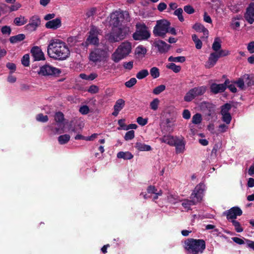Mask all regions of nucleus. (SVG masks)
Wrapping results in <instances>:
<instances>
[{"label": "nucleus", "instance_id": "40", "mask_svg": "<svg viewBox=\"0 0 254 254\" xmlns=\"http://www.w3.org/2000/svg\"><path fill=\"white\" fill-rule=\"evenodd\" d=\"M159 100L157 98L154 99L150 104V106L151 109L155 111L158 109L159 104Z\"/></svg>", "mask_w": 254, "mask_h": 254}, {"label": "nucleus", "instance_id": "63", "mask_svg": "<svg viewBox=\"0 0 254 254\" xmlns=\"http://www.w3.org/2000/svg\"><path fill=\"white\" fill-rule=\"evenodd\" d=\"M183 117L185 119H189L190 118V113L188 110H185L183 113Z\"/></svg>", "mask_w": 254, "mask_h": 254}, {"label": "nucleus", "instance_id": "55", "mask_svg": "<svg viewBox=\"0 0 254 254\" xmlns=\"http://www.w3.org/2000/svg\"><path fill=\"white\" fill-rule=\"evenodd\" d=\"M88 91L91 93H96L99 91V88L96 85H91L89 87Z\"/></svg>", "mask_w": 254, "mask_h": 254}, {"label": "nucleus", "instance_id": "23", "mask_svg": "<svg viewBox=\"0 0 254 254\" xmlns=\"http://www.w3.org/2000/svg\"><path fill=\"white\" fill-rule=\"evenodd\" d=\"M190 198L191 199V202H192V204H196L201 201L202 199L201 194L200 191H193L191 194Z\"/></svg>", "mask_w": 254, "mask_h": 254}, {"label": "nucleus", "instance_id": "2", "mask_svg": "<svg viewBox=\"0 0 254 254\" xmlns=\"http://www.w3.org/2000/svg\"><path fill=\"white\" fill-rule=\"evenodd\" d=\"M184 247L189 254H201L206 248V243L203 239L188 238L185 241Z\"/></svg>", "mask_w": 254, "mask_h": 254}, {"label": "nucleus", "instance_id": "39", "mask_svg": "<svg viewBox=\"0 0 254 254\" xmlns=\"http://www.w3.org/2000/svg\"><path fill=\"white\" fill-rule=\"evenodd\" d=\"M231 108V105L230 104L226 103L223 105L221 107V114H230L229 110Z\"/></svg>", "mask_w": 254, "mask_h": 254}, {"label": "nucleus", "instance_id": "29", "mask_svg": "<svg viewBox=\"0 0 254 254\" xmlns=\"http://www.w3.org/2000/svg\"><path fill=\"white\" fill-rule=\"evenodd\" d=\"M25 38V35L23 34H18L10 38L9 41L11 43H16L23 40Z\"/></svg>", "mask_w": 254, "mask_h": 254}, {"label": "nucleus", "instance_id": "57", "mask_svg": "<svg viewBox=\"0 0 254 254\" xmlns=\"http://www.w3.org/2000/svg\"><path fill=\"white\" fill-rule=\"evenodd\" d=\"M244 83L245 81L244 79L242 78H239L237 81L235 82V83L241 89H243L244 88Z\"/></svg>", "mask_w": 254, "mask_h": 254}, {"label": "nucleus", "instance_id": "8", "mask_svg": "<svg viewBox=\"0 0 254 254\" xmlns=\"http://www.w3.org/2000/svg\"><path fill=\"white\" fill-rule=\"evenodd\" d=\"M206 90L205 86H198L190 90L184 97V100L186 102H190L196 97L202 95Z\"/></svg>", "mask_w": 254, "mask_h": 254}, {"label": "nucleus", "instance_id": "25", "mask_svg": "<svg viewBox=\"0 0 254 254\" xmlns=\"http://www.w3.org/2000/svg\"><path fill=\"white\" fill-rule=\"evenodd\" d=\"M135 147L139 151H150L151 147L150 145L145 144L140 142H137L135 143Z\"/></svg>", "mask_w": 254, "mask_h": 254}, {"label": "nucleus", "instance_id": "64", "mask_svg": "<svg viewBox=\"0 0 254 254\" xmlns=\"http://www.w3.org/2000/svg\"><path fill=\"white\" fill-rule=\"evenodd\" d=\"M219 130L220 132H224L228 129V126L225 124H221L219 126Z\"/></svg>", "mask_w": 254, "mask_h": 254}, {"label": "nucleus", "instance_id": "52", "mask_svg": "<svg viewBox=\"0 0 254 254\" xmlns=\"http://www.w3.org/2000/svg\"><path fill=\"white\" fill-rule=\"evenodd\" d=\"M136 121L139 125L142 126H145L147 123V119H143L141 117H138Z\"/></svg>", "mask_w": 254, "mask_h": 254}, {"label": "nucleus", "instance_id": "62", "mask_svg": "<svg viewBox=\"0 0 254 254\" xmlns=\"http://www.w3.org/2000/svg\"><path fill=\"white\" fill-rule=\"evenodd\" d=\"M167 8V5L164 2L160 3L157 6L158 10L162 11Z\"/></svg>", "mask_w": 254, "mask_h": 254}, {"label": "nucleus", "instance_id": "19", "mask_svg": "<svg viewBox=\"0 0 254 254\" xmlns=\"http://www.w3.org/2000/svg\"><path fill=\"white\" fill-rule=\"evenodd\" d=\"M192 28L194 29L196 32L203 33V36L201 37L202 39L207 38L209 32L203 25L199 23H196L193 25Z\"/></svg>", "mask_w": 254, "mask_h": 254}, {"label": "nucleus", "instance_id": "17", "mask_svg": "<svg viewBox=\"0 0 254 254\" xmlns=\"http://www.w3.org/2000/svg\"><path fill=\"white\" fill-rule=\"evenodd\" d=\"M62 22L61 19L57 18L48 21L45 24V27L48 29L56 30L60 28Z\"/></svg>", "mask_w": 254, "mask_h": 254}, {"label": "nucleus", "instance_id": "27", "mask_svg": "<svg viewBox=\"0 0 254 254\" xmlns=\"http://www.w3.org/2000/svg\"><path fill=\"white\" fill-rule=\"evenodd\" d=\"M133 155L129 152H119L117 154V157L118 158H122L125 160H129L133 158Z\"/></svg>", "mask_w": 254, "mask_h": 254}, {"label": "nucleus", "instance_id": "10", "mask_svg": "<svg viewBox=\"0 0 254 254\" xmlns=\"http://www.w3.org/2000/svg\"><path fill=\"white\" fill-rule=\"evenodd\" d=\"M89 36L86 39V42L84 44L86 47H87L89 44L97 45L99 43V39L98 35L99 34V31L95 27H92L89 32Z\"/></svg>", "mask_w": 254, "mask_h": 254}, {"label": "nucleus", "instance_id": "50", "mask_svg": "<svg viewBox=\"0 0 254 254\" xmlns=\"http://www.w3.org/2000/svg\"><path fill=\"white\" fill-rule=\"evenodd\" d=\"M79 112L83 115H86L89 112V107L86 105L81 106L79 109Z\"/></svg>", "mask_w": 254, "mask_h": 254}, {"label": "nucleus", "instance_id": "16", "mask_svg": "<svg viewBox=\"0 0 254 254\" xmlns=\"http://www.w3.org/2000/svg\"><path fill=\"white\" fill-rule=\"evenodd\" d=\"M40 23V18L36 16H34L30 19L29 23L26 26V27L30 31H34Z\"/></svg>", "mask_w": 254, "mask_h": 254}, {"label": "nucleus", "instance_id": "15", "mask_svg": "<svg viewBox=\"0 0 254 254\" xmlns=\"http://www.w3.org/2000/svg\"><path fill=\"white\" fill-rule=\"evenodd\" d=\"M31 53L35 61L45 60L44 53L39 47L35 46L32 48L31 50Z\"/></svg>", "mask_w": 254, "mask_h": 254}, {"label": "nucleus", "instance_id": "20", "mask_svg": "<svg viewBox=\"0 0 254 254\" xmlns=\"http://www.w3.org/2000/svg\"><path fill=\"white\" fill-rule=\"evenodd\" d=\"M219 56L216 53H212L210 55L208 61L206 63L205 67L207 68L213 67L216 63Z\"/></svg>", "mask_w": 254, "mask_h": 254}, {"label": "nucleus", "instance_id": "47", "mask_svg": "<svg viewBox=\"0 0 254 254\" xmlns=\"http://www.w3.org/2000/svg\"><path fill=\"white\" fill-rule=\"evenodd\" d=\"M134 137V131L132 130L127 131L125 135V139L126 140H131Z\"/></svg>", "mask_w": 254, "mask_h": 254}, {"label": "nucleus", "instance_id": "56", "mask_svg": "<svg viewBox=\"0 0 254 254\" xmlns=\"http://www.w3.org/2000/svg\"><path fill=\"white\" fill-rule=\"evenodd\" d=\"M1 32L3 34L10 35L11 33V29L9 26H4L1 28Z\"/></svg>", "mask_w": 254, "mask_h": 254}, {"label": "nucleus", "instance_id": "43", "mask_svg": "<svg viewBox=\"0 0 254 254\" xmlns=\"http://www.w3.org/2000/svg\"><path fill=\"white\" fill-rule=\"evenodd\" d=\"M165 86L164 85H160L155 87L153 90V93L155 95H158L162 92L165 90Z\"/></svg>", "mask_w": 254, "mask_h": 254}, {"label": "nucleus", "instance_id": "21", "mask_svg": "<svg viewBox=\"0 0 254 254\" xmlns=\"http://www.w3.org/2000/svg\"><path fill=\"white\" fill-rule=\"evenodd\" d=\"M125 105V101L122 99H119L116 102L114 106V112L112 115L114 116H117L119 112L124 107Z\"/></svg>", "mask_w": 254, "mask_h": 254}, {"label": "nucleus", "instance_id": "32", "mask_svg": "<svg viewBox=\"0 0 254 254\" xmlns=\"http://www.w3.org/2000/svg\"><path fill=\"white\" fill-rule=\"evenodd\" d=\"M70 135L68 134L62 135L59 136L58 141L61 144L66 143L70 139Z\"/></svg>", "mask_w": 254, "mask_h": 254}, {"label": "nucleus", "instance_id": "60", "mask_svg": "<svg viewBox=\"0 0 254 254\" xmlns=\"http://www.w3.org/2000/svg\"><path fill=\"white\" fill-rule=\"evenodd\" d=\"M247 49L250 53H254V41L251 42L248 44Z\"/></svg>", "mask_w": 254, "mask_h": 254}, {"label": "nucleus", "instance_id": "7", "mask_svg": "<svg viewBox=\"0 0 254 254\" xmlns=\"http://www.w3.org/2000/svg\"><path fill=\"white\" fill-rule=\"evenodd\" d=\"M170 25V22L166 20L157 21L153 29L154 34L157 36H164L169 32Z\"/></svg>", "mask_w": 254, "mask_h": 254}, {"label": "nucleus", "instance_id": "4", "mask_svg": "<svg viewBox=\"0 0 254 254\" xmlns=\"http://www.w3.org/2000/svg\"><path fill=\"white\" fill-rule=\"evenodd\" d=\"M131 50V45L128 42L122 43L112 55V59L115 63H118L129 55Z\"/></svg>", "mask_w": 254, "mask_h": 254}, {"label": "nucleus", "instance_id": "9", "mask_svg": "<svg viewBox=\"0 0 254 254\" xmlns=\"http://www.w3.org/2000/svg\"><path fill=\"white\" fill-rule=\"evenodd\" d=\"M124 14L123 12L116 11L112 13L109 21V24L112 27L123 26L122 23L124 19Z\"/></svg>", "mask_w": 254, "mask_h": 254}, {"label": "nucleus", "instance_id": "5", "mask_svg": "<svg viewBox=\"0 0 254 254\" xmlns=\"http://www.w3.org/2000/svg\"><path fill=\"white\" fill-rule=\"evenodd\" d=\"M108 57L106 50L97 48L92 50L89 53L88 59L90 62L97 64L101 62L106 61Z\"/></svg>", "mask_w": 254, "mask_h": 254}, {"label": "nucleus", "instance_id": "37", "mask_svg": "<svg viewBox=\"0 0 254 254\" xmlns=\"http://www.w3.org/2000/svg\"><path fill=\"white\" fill-rule=\"evenodd\" d=\"M148 74L149 72L147 69H142L136 74V76L138 79H141L146 77Z\"/></svg>", "mask_w": 254, "mask_h": 254}, {"label": "nucleus", "instance_id": "1", "mask_svg": "<svg viewBox=\"0 0 254 254\" xmlns=\"http://www.w3.org/2000/svg\"><path fill=\"white\" fill-rule=\"evenodd\" d=\"M48 56L55 60H64L70 55L69 50L66 44L59 39L52 40L47 48Z\"/></svg>", "mask_w": 254, "mask_h": 254}, {"label": "nucleus", "instance_id": "58", "mask_svg": "<svg viewBox=\"0 0 254 254\" xmlns=\"http://www.w3.org/2000/svg\"><path fill=\"white\" fill-rule=\"evenodd\" d=\"M21 6V5L19 3H16L14 4L11 5L9 7V9L10 11H16L18 10Z\"/></svg>", "mask_w": 254, "mask_h": 254}, {"label": "nucleus", "instance_id": "41", "mask_svg": "<svg viewBox=\"0 0 254 254\" xmlns=\"http://www.w3.org/2000/svg\"><path fill=\"white\" fill-rule=\"evenodd\" d=\"M36 118L38 121L43 123L47 122L49 120L48 117L47 115H44L41 113L38 114Z\"/></svg>", "mask_w": 254, "mask_h": 254}, {"label": "nucleus", "instance_id": "45", "mask_svg": "<svg viewBox=\"0 0 254 254\" xmlns=\"http://www.w3.org/2000/svg\"><path fill=\"white\" fill-rule=\"evenodd\" d=\"M21 63L25 66L29 65V55L28 54H25L23 56L21 60Z\"/></svg>", "mask_w": 254, "mask_h": 254}, {"label": "nucleus", "instance_id": "49", "mask_svg": "<svg viewBox=\"0 0 254 254\" xmlns=\"http://www.w3.org/2000/svg\"><path fill=\"white\" fill-rule=\"evenodd\" d=\"M228 87L229 90L233 93H236L237 89L235 87V84L229 80V83L226 84V87Z\"/></svg>", "mask_w": 254, "mask_h": 254}, {"label": "nucleus", "instance_id": "11", "mask_svg": "<svg viewBox=\"0 0 254 254\" xmlns=\"http://www.w3.org/2000/svg\"><path fill=\"white\" fill-rule=\"evenodd\" d=\"M61 73L59 69L55 67L51 66L48 64H46L40 67L38 73L44 76L54 75L59 74Z\"/></svg>", "mask_w": 254, "mask_h": 254}, {"label": "nucleus", "instance_id": "14", "mask_svg": "<svg viewBox=\"0 0 254 254\" xmlns=\"http://www.w3.org/2000/svg\"><path fill=\"white\" fill-rule=\"evenodd\" d=\"M246 20L250 24L254 22V3H251L247 7L245 14Z\"/></svg>", "mask_w": 254, "mask_h": 254}, {"label": "nucleus", "instance_id": "36", "mask_svg": "<svg viewBox=\"0 0 254 254\" xmlns=\"http://www.w3.org/2000/svg\"><path fill=\"white\" fill-rule=\"evenodd\" d=\"M231 222L233 225L234 226L235 229L237 232L240 233L243 231L244 229L241 227L239 222L235 220H232Z\"/></svg>", "mask_w": 254, "mask_h": 254}, {"label": "nucleus", "instance_id": "44", "mask_svg": "<svg viewBox=\"0 0 254 254\" xmlns=\"http://www.w3.org/2000/svg\"><path fill=\"white\" fill-rule=\"evenodd\" d=\"M183 12V10L181 8H178L174 11V14L178 16V19L181 22L184 21V17L182 15Z\"/></svg>", "mask_w": 254, "mask_h": 254}, {"label": "nucleus", "instance_id": "26", "mask_svg": "<svg viewBox=\"0 0 254 254\" xmlns=\"http://www.w3.org/2000/svg\"><path fill=\"white\" fill-rule=\"evenodd\" d=\"M147 50L142 45L137 47L135 50V54L138 58H142L146 54Z\"/></svg>", "mask_w": 254, "mask_h": 254}, {"label": "nucleus", "instance_id": "51", "mask_svg": "<svg viewBox=\"0 0 254 254\" xmlns=\"http://www.w3.org/2000/svg\"><path fill=\"white\" fill-rule=\"evenodd\" d=\"M184 11L188 14H192L194 13V9L191 5H188L184 6Z\"/></svg>", "mask_w": 254, "mask_h": 254}, {"label": "nucleus", "instance_id": "3", "mask_svg": "<svg viewBox=\"0 0 254 254\" xmlns=\"http://www.w3.org/2000/svg\"><path fill=\"white\" fill-rule=\"evenodd\" d=\"M129 32L128 27L121 26L113 27L111 32L106 35V39L110 42H116L124 39Z\"/></svg>", "mask_w": 254, "mask_h": 254}, {"label": "nucleus", "instance_id": "42", "mask_svg": "<svg viewBox=\"0 0 254 254\" xmlns=\"http://www.w3.org/2000/svg\"><path fill=\"white\" fill-rule=\"evenodd\" d=\"M150 74L154 78H156L160 75L159 69L156 67H153L150 69Z\"/></svg>", "mask_w": 254, "mask_h": 254}, {"label": "nucleus", "instance_id": "61", "mask_svg": "<svg viewBox=\"0 0 254 254\" xmlns=\"http://www.w3.org/2000/svg\"><path fill=\"white\" fill-rule=\"evenodd\" d=\"M232 240L236 243L239 245H243L245 244L244 241L238 237H233L232 238Z\"/></svg>", "mask_w": 254, "mask_h": 254}, {"label": "nucleus", "instance_id": "22", "mask_svg": "<svg viewBox=\"0 0 254 254\" xmlns=\"http://www.w3.org/2000/svg\"><path fill=\"white\" fill-rule=\"evenodd\" d=\"M174 146L176 147L177 153H183L185 150V143L183 139L177 138Z\"/></svg>", "mask_w": 254, "mask_h": 254}, {"label": "nucleus", "instance_id": "18", "mask_svg": "<svg viewBox=\"0 0 254 254\" xmlns=\"http://www.w3.org/2000/svg\"><path fill=\"white\" fill-rule=\"evenodd\" d=\"M155 46L158 48L160 53H166L169 49L170 46L162 40L156 41L154 43Z\"/></svg>", "mask_w": 254, "mask_h": 254}, {"label": "nucleus", "instance_id": "13", "mask_svg": "<svg viewBox=\"0 0 254 254\" xmlns=\"http://www.w3.org/2000/svg\"><path fill=\"white\" fill-rule=\"evenodd\" d=\"M229 83V79H226L224 83H212L210 86V90L214 94L222 92L226 89V84Z\"/></svg>", "mask_w": 254, "mask_h": 254}, {"label": "nucleus", "instance_id": "30", "mask_svg": "<svg viewBox=\"0 0 254 254\" xmlns=\"http://www.w3.org/2000/svg\"><path fill=\"white\" fill-rule=\"evenodd\" d=\"M55 122L58 124H62L64 121V115L61 112H57L54 116Z\"/></svg>", "mask_w": 254, "mask_h": 254}, {"label": "nucleus", "instance_id": "53", "mask_svg": "<svg viewBox=\"0 0 254 254\" xmlns=\"http://www.w3.org/2000/svg\"><path fill=\"white\" fill-rule=\"evenodd\" d=\"M155 191H144L140 193V195H143V197L145 199L150 198L151 199L153 193Z\"/></svg>", "mask_w": 254, "mask_h": 254}, {"label": "nucleus", "instance_id": "54", "mask_svg": "<svg viewBox=\"0 0 254 254\" xmlns=\"http://www.w3.org/2000/svg\"><path fill=\"white\" fill-rule=\"evenodd\" d=\"M133 62L130 61L129 62H125L123 64V66L125 68L130 70L133 67Z\"/></svg>", "mask_w": 254, "mask_h": 254}, {"label": "nucleus", "instance_id": "38", "mask_svg": "<svg viewBox=\"0 0 254 254\" xmlns=\"http://www.w3.org/2000/svg\"><path fill=\"white\" fill-rule=\"evenodd\" d=\"M202 117L200 114H196L193 116L192 118V122L194 124H199L201 122Z\"/></svg>", "mask_w": 254, "mask_h": 254}, {"label": "nucleus", "instance_id": "34", "mask_svg": "<svg viewBox=\"0 0 254 254\" xmlns=\"http://www.w3.org/2000/svg\"><path fill=\"white\" fill-rule=\"evenodd\" d=\"M168 61L171 62H179L182 63L185 62L186 58L184 56H180L177 57L171 56L168 58Z\"/></svg>", "mask_w": 254, "mask_h": 254}, {"label": "nucleus", "instance_id": "59", "mask_svg": "<svg viewBox=\"0 0 254 254\" xmlns=\"http://www.w3.org/2000/svg\"><path fill=\"white\" fill-rule=\"evenodd\" d=\"M203 20L208 23H212V22L211 17L206 12H205L203 14Z\"/></svg>", "mask_w": 254, "mask_h": 254}, {"label": "nucleus", "instance_id": "48", "mask_svg": "<svg viewBox=\"0 0 254 254\" xmlns=\"http://www.w3.org/2000/svg\"><path fill=\"white\" fill-rule=\"evenodd\" d=\"M222 120L227 124H229L232 120L231 116L230 114H222Z\"/></svg>", "mask_w": 254, "mask_h": 254}, {"label": "nucleus", "instance_id": "28", "mask_svg": "<svg viewBox=\"0 0 254 254\" xmlns=\"http://www.w3.org/2000/svg\"><path fill=\"white\" fill-rule=\"evenodd\" d=\"M27 22V19L23 16L16 17L14 20V23L17 26H22Z\"/></svg>", "mask_w": 254, "mask_h": 254}, {"label": "nucleus", "instance_id": "24", "mask_svg": "<svg viewBox=\"0 0 254 254\" xmlns=\"http://www.w3.org/2000/svg\"><path fill=\"white\" fill-rule=\"evenodd\" d=\"M177 137L171 135H164L160 139L162 142L166 143L170 145L174 146Z\"/></svg>", "mask_w": 254, "mask_h": 254}, {"label": "nucleus", "instance_id": "6", "mask_svg": "<svg viewBox=\"0 0 254 254\" xmlns=\"http://www.w3.org/2000/svg\"><path fill=\"white\" fill-rule=\"evenodd\" d=\"M135 26L136 30L133 34V38L134 40H147L150 37V33L145 24L138 23L136 24Z\"/></svg>", "mask_w": 254, "mask_h": 254}, {"label": "nucleus", "instance_id": "35", "mask_svg": "<svg viewBox=\"0 0 254 254\" xmlns=\"http://www.w3.org/2000/svg\"><path fill=\"white\" fill-rule=\"evenodd\" d=\"M221 47L220 40L218 38L215 39L214 42L212 44V49L215 52L218 51Z\"/></svg>", "mask_w": 254, "mask_h": 254}, {"label": "nucleus", "instance_id": "31", "mask_svg": "<svg viewBox=\"0 0 254 254\" xmlns=\"http://www.w3.org/2000/svg\"><path fill=\"white\" fill-rule=\"evenodd\" d=\"M167 68L172 70L174 72L178 73L180 72L181 67L180 65H177L173 63H169L166 65Z\"/></svg>", "mask_w": 254, "mask_h": 254}, {"label": "nucleus", "instance_id": "33", "mask_svg": "<svg viewBox=\"0 0 254 254\" xmlns=\"http://www.w3.org/2000/svg\"><path fill=\"white\" fill-rule=\"evenodd\" d=\"M192 39L194 43H195V48L197 49H200L202 47V42L195 35L193 34L192 35Z\"/></svg>", "mask_w": 254, "mask_h": 254}, {"label": "nucleus", "instance_id": "12", "mask_svg": "<svg viewBox=\"0 0 254 254\" xmlns=\"http://www.w3.org/2000/svg\"><path fill=\"white\" fill-rule=\"evenodd\" d=\"M243 211L238 206H234L224 212V215L226 216L228 220H234L238 216L242 215Z\"/></svg>", "mask_w": 254, "mask_h": 254}, {"label": "nucleus", "instance_id": "46", "mask_svg": "<svg viewBox=\"0 0 254 254\" xmlns=\"http://www.w3.org/2000/svg\"><path fill=\"white\" fill-rule=\"evenodd\" d=\"M137 80L135 78H131L128 81L125 82V85L128 88L132 87L134 85L136 84Z\"/></svg>", "mask_w": 254, "mask_h": 254}]
</instances>
